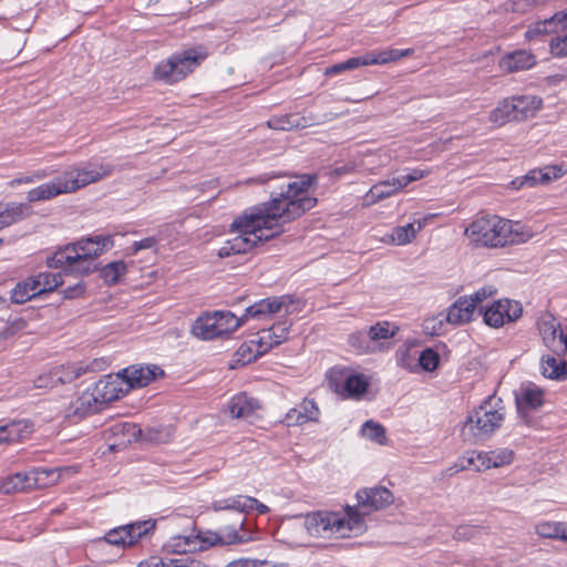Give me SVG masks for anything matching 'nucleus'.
I'll return each instance as SVG.
<instances>
[{
    "instance_id": "1",
    "label": "nucleus",
    "mask_w": 567,
    "mask_h": 567,
    "mask_svg": "<svg viewBox=\"0 0 567 567\" xmlns=\"http://www.w3.org/2000/svg\"><path fill=\"white\" fill-rule=\"evenodd\" d=\"M315 177L303 175L300 179L282 183L270 192V199L246 208L236 217L230 228L237 235L224 243L218 256L226 258L243 255L281 233V223L299 218L313 208L317 198L309 195Z\"/></svg>"
},
{
    "instance_id": "2",
    "label": "nucleus",
    "mask_w": 567,
    "mask_h": 567,
    "mask_svg": "<svg viewBox=\"0 0 567 567\" xmlns=\"http://www.w3.org/2000/svg\"><path fill=\"white\" fill-rule=\"evenodd\" d=\"M357 505L344 512L317 511L303 519L307 533L313 537L346 538L365 529L364 516L381 511L394 502L392 492L384 486L364 487L355 493Z\"/></svg>"
},
{
    "instance_id": "3",
    "label": "nucleus",
    "mask_w": 567,
    "mask_h": 567,
    "mask_svg": "<svg viewBox=\"0 0 567 567\" xmlns=\"http://www.w3.org/2000/svg\"><path fill=\"white\" fill-rule=\"evenodd\" d=\"M113 171L114 165L111 163L95 159L81 162L51 181L30 189L27 199L29 203L45 202L62 194H71L110 176Z\"/></svg>"
},
{
    "instance_id": "4",
    "label": "nucleus",
    "mask_w": 567,
    "mask_h": 567,
    "mask_svg": "<svg viewBox=\"0 0 567 567\" xmlns=\"http://www.w3.org/2000/svg\"><path fill=\"white\" fill-rule=\"evenodd\" d=\"M465 235L476 247L503 248L519 245L533 237V231L519 221L485 215L475 218L466 228Z\"/></svg>"
},
{
    "instance_id": "5",
    "label": "nucleus",
    "mask_w": 567,
    "mask_h": 567,
    "mask_svg": "<svg viewBox=\"0 0 567 567\" xmlns=\"http://www.w3.org/2000/svg\"><path fill=\"white\" fill-rule=\"evenodd\" d=\"M504 419L502 401L488 399L468 414L462 426V436L471 443L485 441L502 426Z\"/></svg>"
},
{
    "instance_id": "6",
    "label": "nucleus",
    "mask_w": 567,
    "mask_h": 567,
    "mask_svg": "<svg viewBox=\"0 0 567 567\" xmlns=\"http://www.w3.org/2000/svg\"><path fill=\"white\" fill-rule=\"evenodd\" d=\"M206 56L207 52L203 47L175 52L156 64L153 78L167 85L175 84L199 66Z\"/></svg>"
},
{
    "instance_id": "7",
    "label": "nucleus",
    "mask_w": 567,
    "mask_h": 567,
    "mask_svg": "<svg viewBox=\"0 0 567 567\" xmlns=\"http://www.w3.org/2000/svg\"><path fill=\"white\" fill-rule=\"evenodd\" d=\"M542 107V100L530 94H517L502 99L489 112L488 121L494 127L520 123L535 115Z\"/></svg>"
},
{
    "instance_id": "8",
    "label": "nucleus",
    "mask_w": 567,
    "mask_h": 567,
    "mask_svg": "<svg viewBox=\"0 0 567 567\" xmlns=\"http://www.w3.org/2000/svg\"><path fill=\"white\" fill-rule=\"evenodd\" d=\"M244 324V319L238 318L229 310H216L205 312L196 318L192 324V334L199 340H214L229 334Z\"/></svg>"
},
{
    "instance_id": "9",
    "label": "nucleus",
    "mask_w": 567,
    "mask_h": 567,
    "mask_svg": "<svg viewBox=\"0 0 567 567\" xmlns=\"http://www.w3.org/2000/svg\"><path fill=\"white\" fill-rule=\"evenodd\" d=\"M156 528L155 519L135 520L109 530L103 540L117 547H132L138 542L150 538Z\"/></svg>"
},
{
    "instance_id": "10",
    "label": "nucleus",
    "mask_w": 567,
    "mask_h": 567,
    "mask_svg": "<svg viewBox=\"0 0 567 567\" xmlns=\"http://www.w3.org/2000/svg\"><path fill=\"white\" fill-rule=\"evenodd\" d=\"M47 262L51 268H62L65 274L76 275H86L94 267V259L90 258V252L79 255L73 247L60 248Z\"/></svg>"
},
{
    "instance_id": "11",
    "label": "nucleus",
    "mask_w": 567,
    "mask_h": 567,
    "mask_svg": "<svg viewBox=\"0 0 567 567\" xmlns=\"http://www.w3.org/2000/svg\"><path fill=\"white\" fill-rule=\"evenodd\" d=\"M485 324L492 328H501L507 322H514L523 315L522 303L511 299H499L489 306L481 308Z\"/></svg>"
},
{
    "instance_id": "12",
    "label": "nucleus",
    "mask_w": 567,
    "mask_h": 567,
    "mask_svg": "<svg viewBox=\"0 0 567 567\" xmlns=\"http://www.w3.org/2000/svg\"><path fill=\"white\" fill-rule=\"evenodd\" d=\"M54 471L45 467H35L29 472H18L0 481L1 494H14L41 486V476L49 477Z\"/></svg>"
},
{
    "instance_id": "13",
    "label": "nucleus",
    "mask_w": 567,
    "mask_h": 567,
    "mask_svg": "<svg viewBox=\"0 0 567 567\" xmlns=\"http://www.w3.org/2000/svg\"><path fill=\"white\" fill-rule=\"evenodd\" d=\"M205 532H195L194 529L187 534H179L169 537L163 545V549L167 554L183 555L197 550L208 549L206 544Z\"/></svg>"
},
{
    "instance_id": "14",
    "label": "nucleus",
    "mask_w": 567,
    "mask_h": 567,
    "mask_svg": "<svg viewBox=\"0 0 567 567\" xmlns=\"http://www.w3.org/2000/svg\"><path fill=\"white\" fill-rule=\"evenodd\" d=\"M91 389L102 405L118 400L128 392L120 372L103 377Z\"/></svg>"
},
{
    "instance_id": "15",
    "label": "nucleus",
    "mask_w": 567,
    "mask_h": 567,
    "mask_svg": "<svg viewBox=\"0 0 567 567\" xmlns=\"http://www.w3.org/2000/svg\"><path fill=\"white\" fill-rule=\"evenodd\" d=\"M163 370L155 364H133L122 371L121 377L124 379L125 388L131 389L143 388L156 379L157 375H163Z\"/></svg>"
},
{
    "instance_id": "16",
    "label": "nucleus",
    "mask_w": 567,
    "mask_h": 567,
    "mask_svg": "<svg viewBox=\"0 0 567 567\" xmlns=\"http://www.w3.org/2000/svg\"><path fill=\"white\" fill-rule=\"evenodd\" d=\"M292 302L289 295H282L277 297L265 298L256 301L251 306L247 307L245 313L240 317L244 319V323L248 319H262L278 313L282 308H286Z\"/></svg>"
},
{
    "instance_id": "17",
    "label": "nucleus",
    "mask_w": 567,
    "mask_h": 567,
    "mask_svg": "<svg viewBox=\"0 0 567 567\" xmlns=\"http://www.w3.org/2000/svg\"><path fill=\"white\" fill-rule=\"evenodd\" d=\"M545 392L533 382L523 383L516 394V405L519 413L537 410L544 404Z\"/></svg>"
},
{
    "instance_id": "18",
    "label": "nucleus",
    "mask_w": 567,
    "mask_h": 567,
    "mask_svg": "<svg viewBox=\"0 0 567 567\" xmlns=\"http://www.w3.org/2000/svg\"><path fill=\"white\" fill-rule=\"evenodd\" d=\"M244 525H245V519H241L238 523V527H236L234 525V526H226L224 528H220L219 532L206 530L205 532V535H206L205 542L207 544V547L209 548V547L216 546V545L225 546V545L246 543L248 540V538L245 537V535L239 534V530H238V528L241 529L244 527Z\"/></svg>"
},
{
    "instance_id": "19",
    "label": "nucleus",
    "mask_w": 567,
    "mask_h": 567,
    "mask_svg": "<svg viewBox=\"0 0 567 567\" xmlns=\"http://www.w3.org/2000/svg\"><path fill=\"white\" fill-rule=\"evenodd\" d=\"M105 360L103 358L93 359L90 362H74L66 365H62L60 370L59 380L62 383H69L78 378L84 375L87 372H96L104 369Z\"/></svg>"
},
{
    "instance_id": "20",
    "label": "nucleus",
    "mask_w": 567,
    "mask_h": 567,
    "mask_svg": "<svg viewBox=\"0 0 567 567\" xmlns=\"http://www.w3.org/2000/svg\"><path fill=\"white\" fill-rule=\"evenodd\" d=\"M260 409L259 401L247 393H238L228 401V410L233 417L250 420Z\"/></svg>"
},
{
    "instance_id": "21",
    "label": "nucleus",
    "mask_w": 567,
    "mask_h": 567,
    "mask_svg": "<svg viewBox=\"0 0 567 567\" xmlns=\"http://www.w3.org/2000/svg\"><path fill=\"white\" fill-rule=\"evenodd\" d=\"M113 238L109 235H96L81 239L76 243L69 244L65 247H73L74 250L82 255V252H90V258L95 259L103 251L113 247Z\"/></svg>"
},
{
    "instance_id": "22",
    "label": "nucleus",
    "mask_w": 567,
    "mask_h": 567,
    "mask_svg": "<svg viewBox=\"0 0 567 567\" xmlns=\"http://www.w3.org/2000/svg\"><path fill=\"white\" fill-rule=\"evenodd\" d=\"M564 173L565 171L561 168V166H546L543 169H532L523 177V179H514L512 184L516 189L523 187L525 184L529 186L545 184L550 181L560 178Z\"/></svg>"
},
{
    "instance_id": "23",
    "label": "nucleus",
    "mask_w": 567,
    "mask_h": 567,
    "mask_svg": "<svg viewBox=\"0 0 567 567\" xmlns=\"http://www.w3.org/2000/svg\"><path fill=\"white\" fill-rule=\"evenodd\" d=\"M398 176L380 181L371 186V188L363 196V204L371 206L380 200L389 198L402 189V186L398 185Z\"/></svg>"
},
{
    "instance_id": "24",
    "label": "nucleus",
    "mask_w": 567,
    "mask_h": 567,
    "mask_svg": "<svg viewBox=\"0 0 567 567\" xmlns=\"http://www.w3.org/2000/svg\"><path fill=\"white\" fill-rule=\"evenodd\" d=\"M536 64V56L526 50H516L505 54L499 66L509 73L529 70Z\"/></svg>"
},
{
    "instance_id": "25",
    "label": "nucleus",
    "mask_w": 567,
    "mask_h": 567,
    "mask_svg": "<svg viewBox=\"0 0 567 567\" xmlns=\"http://www.w3.org/2000/svg\"><path fill=\"white\" fill-rule=\"evenodd\" d=\"M413 53V49H384L372 50L361 55L363 66L368 65H384L390 62H395L402 58L409 56Z\"/></svg>"
},
{
    "instance_id": "26",
    "label": "nucleus",
    "mask_w": 567,
    "mask_h": 567,
    "mask_svg": "<svg viewBox=\"0 0 567 567\" xmlns=\"http://www.w3.org/2000/svg\"><path fill=\"white\" fill-rule=\"evenodd\" d=\"M289 328L286 323H276L269 329H264L255 341L265 354L276 346L287 340Z\"/></svg>"
},
{
    "instance_id": "27",
    "label": "nucleus",
    "mask_w": 567,
    "mask_h": 567,
    "mask_svg": "<svg viewBox=\"0 0 567 567\" xmlns=\"http://www.w3.org/2000/svg\"><path fill=\"white\" fill-rule=\"evenodd\" d=\"M537 328L545 346L549 349L554 348L560 331H563L555 316L549 311L542 312L537 319Z\"/></svg>"
},
{
    "instance_id": "28",
    "label": "nucleus",
    "mask_w": 567,
    "mask_h": 567,
    "mask_svg": "<svg viewBox=\"0 0 567 567\" xmlns=\"http://www.w3.org/2000/svg\"><path fill=\"white\" fill-rule=\"evenodd\" d=\"M473 301L467 296L460 297L447 308L445 320L452 324H463L471 321L475 311Z\"/></svg>"
},
{
    "instance_id": "29",
    "label": "nucleus",
    "mask_w": 567,
    "mask_h": 567,
    "mask_svg": "<svg viewBox=\"0 0 567 567\" xmlns=\"http://www.w3.org/2000/svg\"><path fill=\"white\" fill-rule=\"evenodd\" d=\"M32 214V207L28 203H8L0 205V229L20 221Z\"/></svg>"
},
{
    "instance_id": "30",
    "label": "nucleus",
    "mask_w": 567,
    "mask_h": 567,
    "mask_svg": "<svg viewBox=\"0 0 567 567\" xmlns=\"http://www.w3.org/2000/svg\"><path fill=\"white\" fill-rule=\"evenodd\" d=\"M2 426L7 444L17 443L29 437L33 432V423L29 420H13Z\"/></svg>"
},
{
    "instance_id": "31",
    "label": "nucleus",
    "mask_w": 567,
    "mask_h": 567,
    "mask_svg": "<svg viewBox=\"0 0 567 567\" xmlns=\"http://www.w3.org/2000/svg\"><path fill=\"white\" fill-rule=\"evenodd\" d=\"M103 408L92 389L85 390L74 402L72 409L73 414L79 417H84L91 413L97 412Z\"/></svg>"
},
{
    "instance_id": "32",
    "label": "nucleus",
    "mask_w": 567,
    "mask_h": 567,
    "mask_svg": "<svg viewBox=\"0 0 567 567\" xmlns=\"http://www.w3.org/2000/svg\"><path fill=\"white\" fill-rule=\"evenodd\" d=\"M542 374L551 380H565L567 378V363L563 359L546 355L540 361Z\"/></svg>"
},
{
    "instance_id": "33",
    "label": "nucleus",
    "mask_w": 567,
    "mask_h": 567,
    "mask_svg": "<svg viewBox=\"0 0 567 567\" xmlns=\"http://www.w3.org/2000/svg\"><path fill=\"white\" fill-rule=\"evenodd\" d=\"M264 355L261 349H259L255 339H251L247 342H244L238 350L234 354L233 362L230 368H236L237 365H246L258 358Z\"/></svg>"
},
{
    "instance_id": "34",
    "label": "nucleus",
    "mask_w": 567,
    "mask_h": 567,
    "mask_svg": "<svg viewBox=\"0 0 567 567\" xmlns=\"http://www.w3.org/2000/svg\"><path fill=\"white\" fill-rule=\"evenodd\" d=\"M535 530L543 538H555L566 542L567 523L543 520L535 526Z\"/></svg>"
},
{
    "instance_id": "35",
    "label": "nucleus",
    "mask_w": 567,
    "mask_h": 567,
    "mask_svg": "<svg viewBox=\"0 0 567 567\" xmlns=\"http://www.w3.org/2000/svg\"><path fill=\"white\" fill-rule=\"evenodd\" d=\"M368 386L369 381L363 374H357L350 371L346 380L342 398H359L367 392Z\"/></svg>"
},
{
    "instance_id": "36",
    "label": "nucleus",
    "mask_w": 567,
    "mask_h": 567,
    "mask_svg": "<svg viewBox=\"0 0 567 567\" xmlns=\"http://www.w3.org/2000/svg\"><path fill=\"white\" fill-rule=\"evenodd\" d=\"M110 431L114 436H120L118 445L130 444L137 441L141 436V429L130 422H118L110 427Z\"/></svg>"
},
{
    "instance_id": "37",
    "label": "nucleus",
    "mask_w": 567,
    "mask_h": 567,
    "mask_svg": "<svg viewBox=\"0 0 567 567\" xmlns=\"http://www.w3.org/2000/svg\"><path fill=\"white\" fill-rule=\"evenodd\" d=\"M413 343L405 342L395 352L396 365L410 373L417 372L416 354L412 351Z\"/></svg>"
},
{
    "instance_id": "38",
    "label": "nucleus",
    "mask_w": 567,
    "mask_h": 567,
    "mask_svg": "<svg viewBox=\"0 0 567 567\" xmlns=\"http://www.w3.org/2000/svg\"><path fill=\"white\" fill-rule=\"evenodd\" d=\"M561 31L558 29V23L554 20V14L544 20H539L532 24L525 32L527 40L538 39L539 37L551 34Z\"/></svg>"
},
{
    "instance_id": "39",
    "label": "nucleus",
    "mask_w": 567,
    "mask_h": 567,
    "mask_svg": "<svg viewBox=\"0 0 567 567\" xmlns=\"http://www.w3.org/2000/svg\"><path fill=\"white\" fill-rule=\"evenodd\" d=\"M398 331V326L389 321H380L371 326L367 333L370 341L379 342L393 338Z\"/></svg>"
},
{
    "instance_id": "40",
    "label": "nucleus",
    "mask_w": 567,
    "mask_h": 567,
    "mask_svg": "<svg viewBox=\"0 0 567 567\" xmlns=\"http://www.w3.org/2000/svg\"><path fill=\"white\" fill-rule=\"evenodd\" d=\"M127 270L126 264L122 260L109 262L100 270V276L107 286L116 285Z\"/></svg>"
},
{
    "instance_id": "41",
    "label": "nucleus",
    "mask_w": 567,
    "mask_h": 567,
    "mask_svg": "<svg viewBox=\"0 0 567 567\" xmlns=\"http://www.w3.org/2000/svg\"><path fill=\"white\" fill-rule=\"evenodd\" d=\"M246 502H251L247 499V495H236L213 502L212 508L215 512L236 511L237 513L243 514Z\"/></svg>"
},
{
    "instance_id": "42",
    "label": "nucleus",
    "mask_w": 567,
    "mask_h": 567,
    "mask_svg": "<svg viewBox=\"0 0 567 567\" xmlns=\"http://www.w3.org/2000/svg\"><path fill=\"white\" fill-rule=\"evenodd\" d=\"M350 370L341 367H333L327 372L329 388L340 396L343 394V388Z\"/></svg>"
},
{
    "instance_id": "43",
    "label": "nucleus",
    "mask_w": 567,
    "mask_h": 567,
    "mask_svg": "<svg viewBox=\"0 0 567 567\" xmlns=\"http://www.w3.org/2000/svg\"><path fill=\"white\" fill-rule=\"evenodd\" d=\"M486 457L487 466H491V468H497L511 464L514 460V452L509 449L502 447L487 451Z\"/></svg>"
},
{
    "instance_id": "44",
    "label": "nucleus",
    "mask_w": 567,
    "mask_h": 567,
    "mask_svg": "<svg viewBox=\"0 0 567 567\" xmlns=\"http://www.w3.org/2000/svg\"><path fill=\"white\" fill-rule=\"evenodd\" d=\"M361 433L368 440L384 444L386 441L385 429L382 424L372 420L365 421L361 426Z\"/></svg>"
},
{
    "instance_id": "45",
    "label": "nucleus",
    "mask_w": 567,
    "mask_h": 567,
    "mask_svg": "<svg viewBox=\"0 0 567 567\" xmlns=\"http://www.w3.org/2000/svg\"><path fill=\"white\" fill-rule=\"evenodd\" d=\"M420 224L417 228H415L414 224L412 223H409L404 226H398L392 230L391 239L396 245H406L415 238L416 233L417 230H420Z\"/></svg>"
},
{
    "instance_id": "46",
    "label": "nucleus",
    "mask_w": 567,
    "mask_h": 567,
    "mask_svg": "<svg viewBox=\"0 0 567 567\" xmlns=\"http://www.w3.org/2000/svg\"><path fill=\"white\" fill-rule=\"evenodd\" d=\"M417 370L422 369L426 372H433L440 364V354L432 348L424 349L416 360Z\"/></svg>"
},
{
    "instance_id": "47",
    "label": "nucleus",
    "mask_w": 567,
    "mask_h": 567,
    "mask_svg": "<svg viewBox=\"0 0 567 567\" xmlns=\"http://www.w3.org/2000/svg\"><path fill=\"white\" fill-rule=\"evenodd\" d=\"M37 296H39L38 292H34L33 288L28 285L27 280H23L18 282L11 290L10 298L13 303L22 305Z\"/></svg>"
},
{
    "instance_id": "48",
    "label": "nucleus",
    "mask_w": 567,
    "mask_h": 567,
    "mask_svg": "<svg viewBox=\"0 0 567 567\" xmlns=\"http://www.w3.org/2000/svg\"><path fill=\"white\" fill-rule=\"evenodd\" d=\"M546 1L547 0H507L504 2L503 7L507 12L526 13Z\"/></svg>"
},
{
    "instance_id": "49",
    "label": "nucleus",
    "mask_w": 567,
    "mask_h": 567,
    "mask_svg": "<svg viewBox=\"0 0 567 567\" xmlns=\"http://www.w3.org/2000/svg\"><path fill=\"white\" fill-rule=\"evenodd\" d=\"M38 278H40L42 282L41 288L37 290L39 296L50 292L63 284L61 272L43 271L38 274Z\"/></svg>"
},
{
    "instance_id": "50",
    "label": "nucleus",
    "mask_w": 567,
    "mask_h": 567,
    "mask_svg": "<svg viewBox=\"0 0 567 567\" xmlns=\"http://www.w3.org/2000/svg\"><path fill=\"white\" fill-rule=\"evenodd\" d=\"M301 415L308 422H318L320 417V409L313 399L305 398L298 405Z\"/></svg>"
},
{
    "instance_id": "51",
    "label": "nucleus",
    "mask_w": 567,
    "mask_h": 567,
    "mask_svg": "<svg viewBox=\"0 0 567 567\" xmlns=\"http://www.w3.org/2000/svg\"><path fill=\"white\" fill-rule=\"evenodd\" d=\"M360 66H363L362 58L360 56H352L343 62L336 63L331 66H328L324 71V74L328 76H332L336 74H339L341 72L348 71V70H354Z\"/></svg>"
},
{
    "instance_id": "52",
    "label": "nucleus",
    "mask_w": 567,
    "mask_h": 567,
    "mask_svg": "<svg viewBox=\"0 0 567 567\" xmlns=\"http://www.w3.org/2000/svg\"><path fill=\"white\" fill-rule=\"evenodd\" d=\"M349 344L360 351V352H368L371 350L370 340L368 338V333L363 331H357L354 333H351L349 336Z\"/></svg>"
},
{
    "instance_id": "53",
    "label": "nucleus",
    "mask_w": 567,
    "mask_h": 567,
    "mask_svg": "<svg viewBox=\"0 0 567 567\" xmlns=\"http://www.w3.org/2000/svg\"><path fill=\"white\" fill-rule=\"evenodd\" d=\"M427 172L421 168H406L404 173L398 175V185L402 186V189L406 187L410 183L416 182L425 177Z\"/></svg>"
},
{
    "instance_id": "54",
    "label": "nucleus",
    "mask_w": 567,
    "mask_h": 567,
    "mask_svg": "<svg viewBox=\"0 0 567 567\" xmlns=\"http://www.w3.org/2000/svg\"><path fill=\"white\" fill-rule=\"evenodd\" d=\"M49 175L50 172L48 169H38L30 174L14 178L11 182V185L33 184L35 182L47 178Z\"/></svg>"
},
{
    "instance_id": "55",
    "label": "nucleus",
    "mask_w": 567,
    "mask_h": 567,
    "mask_svg": "<svg viewBox=\"0 0 567 567\" xmlns=\"http://www.w3.org/2000/svg\"><path fill=\"white\" fill-rule=\"evenodd\" d=\"M550 53L556 58L567 56V34L556 37L549 41Z\"/></svg>"
},
{
    "instance_id": "56",
    "label": "nucleus",
    "mask_w": 567,
    "mask_h": 567,
    "mask_svg": "<svg viewBox=\"0 0 567 567\" xmlns=\"http://www.w3.org/2000/svg\"><path fill=\"white\" fill-rule=\"evenodd\" d=\"M158 240L155 237H146L141 240L134 241L130 248L128 254L135 256L138 251L144 249L156 250Z\"/></svg>"
},
{
    "instance_id": "57",
    "label": "nucleus",
    "mask_w": 567,
    "mask_h": 567,
    "mask_svg": "<svg viewBox=\"0 0 567 567\" xmlns=\"http://www.w3.org/2000/svg\"><path fill=\"white\" fill-rule=\"evenodd\" d=\"M478 452L472 451L466 454V456L458 460L457 463H455L454 468L455 472L464 471V470H474L476 471L477 461L475 456Z\"/></svg>"
},
{
    "instance_id": "58",
    "label": "nucleus",
    "mask_w": 567,
    "mask_h": 567,
    "mask_svg": "<svg viewBox=\"0 0 567 567\" xmlns=\"http://www.w3.org/2000/svg\"><path fill=\"white\" fill-rule=\"evenodd\" d=\"M354 171L355 165L352 162L337 163L330 168L329 175L332 178H340L342 176L352 174Z\"/></svg>"
},
{
    "instance_id": "59",
    "label": "nucleus",
    "mask_w": 567,
    "mask_h": 567,
    "mask_svg": "<svg viewBox=\"0 0 567 567\" xmlns=\"http://www.w3.org/2000/svg\"><path fill=\"white\" fill-rule=\"evenodd\" d=\"M496 291L497 290L494 286H485L476 290L474 293L467 296V298L473 301L474 307L476 308L478 303H481L487 297L494 296Z\"/></svg>"
},
{
    "instance_id": "60",
    "label": "nucleus",
    "mask_w": 567,
    "mask_h": 567,
    "mask_svg": "<svg viewBox=\"0 0 567 567\" xmlns=\"http://www.w3.org/2000/svg\"><path fill=\"white\" fill-rule=\"evenodd\" d=\"M443 319L429 318L424 320L423 330L431 336H439L443 330Z\"/></svg>"
},
{
    "instance_id": "61",
    "label": "nucleus",
    "mask_w": 567,
    "mask_h": 567,
    "mask_svg": "<svg viewBox=\"0 0 567 567\" xmlns=\"http://www.w3.org/2000/svg\"><path fill=\"white\" fill-rule=\"evenodd\" d=\"M85 291V285L80 280L74 285L64 288L61 293L64 299H74L82 296Z\"/></svg>"
},
{
    "instance_id": "62",
    "label": "nucleus",
    "mask_w": 567,
    "mask_h": 567,
    "mask_svg": "<svg viewBox=\"0 0 567 567\" xmlns=\"http://www.w3.org/2000/svg\"><path fill=\"white\" fill-rule=\"evenodd\" d=\"M247 499L251 501L245 503V507L243 513H250L251 511H256L259 515H264L269 512V507L264 503H260L257 498L247 496Z\"/></svg>"
},
{
    "instance_id": "63",
    "label": "nucleus",
    "mask_w": 567,
    "mask_h": 567,
    "mask_svg": "<svg viewBox=\"0 0 567 567\" xmlns=\"http://www.w3.org/2000/svg\"><path fill=\"white\" fill-rule=\"evenodd\" d=\"M288 426L303 425L307 423L297 406L290 409L285 416Z\"/></svg>"
},
{
    "instance_id": "64",
    "label": "nucleus",
    "mask_w": 567,
    "mask_h": 567,
    "mask_svg": "<svg viewBox=\"0 0 567 567\" xmlns=\"http://www.w3.org/2000/svg\"><path fill=\"white\" fill-rule=\"evenodd\" d=\"M477 529L473 525H462L458 526L454 532V538L457 540H466L471 539L475 536Z\"/></svg>"
}]
</instances>
